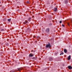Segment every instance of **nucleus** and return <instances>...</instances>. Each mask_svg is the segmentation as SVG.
I'll list each match as a JSON object with an SVG mask.
<instances>
[{"mask_svg":"<svg viewBox=\"0 0 72 72\" xmlns=\"http://www.w3.org/2000/svg\"><path fill=\"white\" fill-rule=\"evenodd\" d=\"M45 30L46 32H47V33L49 32L50 30L49 28H47Z\"/></svg>","mask_w":72,"mask_h":72,"instance_id":"obj_1","label":"nucleus"},{"mask_svg":"<svg viewBox=\"0 0 72 72\" xmlns=\"http://www.w3.org/2000/svg\"><path fill=\"white\" fill-rule=\"evenodd\" d=\"M49 61H51V60H53V58H49Z\"/></svg>","mask_w":72,"mask_h":72,"instance_id":"obj_8","label":"nucleus"},{"mask_svg":"<svg viewBox=\"0 0 72 72\" xmlns=\"http://www.w3.org/2000/svg\"><path fill=\"white\" fill-rule=\"evenodd\" d=\"M57 8H55V9L54 10V11H55V12H57Z\"/></svg>","mask_w":72,"mask_h":72,"instance_id":"obj_9","label":"nucleus"},{"mask_svg":"<svg viewBox=\"0 0 72 72\" xmlns=\"http://www.w3.org/2000/svg\"><path fill=\"white\" fill-rule=\"evenodd\" d=\"M6 45L7 46H8V45H9V43H6Z\"/></svg>","mask_w":72,"mask_h":72,"instance_id":"obj_13","label":"nucleus"},{"mask_svg":"<svg viewBox=\"0 0 72 72\" xmlns=\"http://www.w3.org/2000/svg\"><path fill=\"white\" fill-rule=\"evenodd\" d=\"M62 55L64 54V53H61V54H60V55H62Z\"/></svg>","mask_w":72,"mask_h":72,"instance_id":"obj_17","label":"nucleus"},{"mask_svg":"<svg viewBox=\"0 0 72 72\" xmlns=\"http://www.w3.org/2000/svg\"><path fill=\"white\" fill-rule=\"evenodd\" d=\"M26 3L28 4H30V2H29V1H27L26 2Z\"/></svg>","mask_w":72,"mask_h":72,"instance_id":"obj_12","label":"nucleus"},{"mask_svg":"<svg viewBox=\"0 0 72 72\" xmlns=\"http://www.w3.org/2000/svg\"><path fill=\"white\" fill-rule=\"evenodd\" d=\"M68 59L69 60L71 59V55H69V56L68 57Z\"/></svg>","mask_w":72,"mask_h":72,"instance_id":"obj_6","label":"nucleus"},{"mask_svg":"<svg viewBox=\"0 0 72 72\" xmlns=\"http://www.w3.org/2000/svg\"><path fill=\"white\" fill-rule=\"evenodd\" d=\"M64 51L65 53H67V50H66V49H64Z\"/></svg>","mask_w":72,"mask_h":72,"instance_id":"obj_7","label":"nucleus"},{"mask_svg":"<svg viewBox=\"0 0 72 72\" xmlns=\"http://www.w3.org/2000/svg\"><path fill=\"white\" fill-rule=\"evenodd\" d=\"M62 27H64V25L63 24H62Z\"/></svg>","mask_w":72,"mask_h":72,"instance_id":"obj_20","label":"nucleus"},{"mask_svg":"<svg viewBox=\"0 0 72 72\" xmlns=\"http://www.w3.org/2000/svg\"><path fill=\"white\" fill-rule=\"evenodd\" d=\"M33 55H32L31 54H30L29 55L30 57H33Z\"/></svg>","mask_w":72,"mask_h":72,"instance_id":"obj_11","label":"nucleus"},{"mask_svg":"<svg viewBox=\"0 0 72 72\" xmlns=\"http://www.w3.org/2000/svg\"><path fill=\"white\" fill-rule=\"evenodd\" d=\"M20 70H21V68H18V71H20Z\"/></svg>","mask_w":72,"mask_h":72,"instance_id":"obj_15","label":"nucleus"},{"mask_svg":"<svg viewBox=\"0 0 72 72\" xmlns=\"http://www.w3.org/2000/svg\"><path fill=\"white\" fill-rule=\"evenodd\" d=\"M4 29H2L1 30V31H4Z\"/></svg>","mask_w":72,"mask_h":72,"instance_id":"obj_16","label":"nucleus"},{"mask_svg":"<svg viewBox=\"0 0 72 72\" xmlns=\"http://www.w3.org/2000/svg\"><path fill=\"white\" fill-rule=\"evenodd\" d=\"M0 3H1V2H0Z\"/></svg>","mask_w":72,"mask_h":72,"instance_id":"obj_23","label":"nucleus"},{"mask_svg":"<svg viewBox=\"0 0 72 72\" xmlns=\"http://www.w3.org/2000/svg\"><path fill=\"white\" fill-rule=\"evenodd\" d=\"M62 21H60V23H62Z\"/></svg>","mask_w":72,"mask_h":72,"instance_id":"obj_18","label":"nucleus"},{"mask_svg":"<svg viewBox=\"0 0 72 72\" xmlns=\"http://www.w3.org/2000/svg\"><path fill=\"white\" fill-rule=\"evenodd\" d=\"M31 18L29 17L28 19V21H29V22H30V21H31Z\"/></svg>","mask_w":72,"mask_h":72,"instance_id":"obj_5","label":"nucleus"},{"mask_svg":"<svg viewBox=\"0 0 72 72\" xmlns=\"http://www.w3.org/2000/svg\"><path fill=\"white\" fill-rule=\"evenodd\" d=\"M68 68L69 69H72V67L71 66H68Z\"/></svg>","mask_w":72,"mask_h":72,"instance_id":"obj_3","label":"nucleus"},{"mask_svg":"<svg viewBox=\"0 0 72 72\" xmlns=\"http://www.w3.org/2000/svg\"><path fill=\"white\" fill-rule=\"evenodd\" d=\"M28 22V21H25V22H23V24H25L27 23Z\"/></svg>","mask_w":72,"mask_h":72,"instance_id":"obj_4","label":"nucleus"},{"mask_svg":"<svg viewBox=\"0 0 72 72\" xmlns=\"http://www.w3.org/2000/svg\"><path fill=\"white\" fill-rule=\"evenodd\" d=\"M68 25L69 26V23L68 24Z\"/></svg>","mask_w":72,"mask_h":72,"instance_id":"obj_22","label":"nucleus"},{"mask_svg":"<svg viewBox=\"0 0 72 72\" xmlns=\"http://www.w3.org/2000/svg\"><path fill=\"white\" fill-rule=\"evenodd\" d=\"M46 47L47 48H48V47H50V43H49L48 44L46 45Z\"/></svg>","mask_w":72,"mask_h":72,"instance_id":"obj_2","label":"nucleus"},{"mask_svg":"<svg viewBox=\"0 0 72 72\" xmlns=\"http://www.w3.org/2000/svg\"><path fill=\"white\" fill-rule=\"evenodd\" d=\"M10 20H11V19H8V21H9V22H10Z\"/></svg>","mask_w":72,"mask_h":72,"instance_id":"obj_14","label":"nucleus"},{"mask_svg":"<svg viewBox=\"0 0 72 72\" xmlns=\"http://www.w3.org/2000/svg\"><path fill=\"white\" fill-rule=\"evenodd\" d=\"M51 25H52V24H50V26H51Z\"/></svg>","mask_w":72,"mask_h":72,"instance_id":"obj_21","label":"nucleus"},{"mask_svg":"<svg viewBox=\"0 0 72 72\" xmlns=\"http://www.w3.org/2000/svg\"><path fill=\"white\" fill-rule=\"evenodd\" d=\"M33 59H36V58H35V57H34L33 58Z\"/></svg>","mask_w":72,"mask_h":72,"instance_id":"obj_19","label":"nucleus"},{"mask_svg":"<svg viewBox=\"0 0 72 72\" xmlns=\"http://www.w3.org/2000/svg\"><path fill=\"white\" fill-rule=\"evenodd\" d=\"M65 3H68V0H65Z\"/></svg>","mask_w":72,"mask_h":72,"instance_id":"obj_10","label":"nucleus"}]
</instances>
